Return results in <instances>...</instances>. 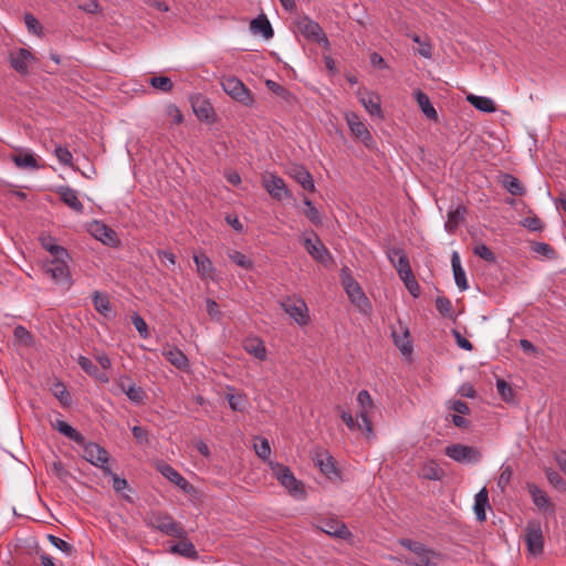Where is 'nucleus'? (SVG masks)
Wrapping results in <instances>:
<instances>
[{
  "instance_id": "obj_17",
  "label": "nucleus",
  "mask_w": 566,
  "mask_h": 566,
  "mask_svg": "<svg viewBox=\"0 0 566 566\" xmlns=\"http://www.w3.org/2000/svg\"><path fill=\"white\" fill-rule=\"evenodd\" d=\"M263 186L269 195L276 200H283L292 197V193L287 189L283 178L274 174H271L263 179Z\"/></svg>"
},
{
  "instance_id": "obj_41",
  "label": "nucleus",
  "mask_w": 566,
  "mask_h": 566,
  "mask_svg": "<svg viewBox=\"0 0 566 566\" xmlns=\"http://www.w3.org/2000/svg\"><path fill=\"white\" fill-rule=\"evenodd\" d=\"M51 391L63 407H69L71 405L72 398L64 384L55 381L51 387Z\"/></svg>"
},
{
  "instance_id": "obj_43",
  "label": "nucleus",
  "mask_w": 566,
  "mask_h": 566,
  "mask_svg": "<svg viewBox=\"0 0 566 566\" xmlns=\"http://www.w3.org/2000/svg\"><path fill=\"white\" fill-rule=\"evenodd\" d=\"M305 206L304 214L314 224H322V214L308 198L303 199Z\"/></svg>"
},
{
  "instance_id": "obj_56",
  "label": "nucleus",
  "mask_w": 566,
  "mask_h": 566,
  "mask_svg": "<svg viewBox=\"0 0 566 566\" xmlns=\"http://www.w3.org/2000/svg\"><path fill=\"white\" fill-rule=\"evenodd\" d=\"M149 84L161 92H169L172 88V82L167 76H153L149 80Z\"/></svg>"
},
{
  "instance_id": "obj_34",
  "label": "nucleus",
  "mask_w": 566,
  "mask_h": 566,
  "mask_svg": "<svg viewBox=\"0 0 566 566\" xmlns=\"http://www.w3.org/2000/svg\"><path fill=\"white\" fill-rule=\"evenodd\" d=\"M178 544H175L170 547V552L172 554H178L180 556L190 558V559H198L199 554L195 547V545L186 538H182Z\"/></svg>"
},
{
  "instance_id": "obj_20",
  "label": "nucleus",
  "mask_w": 566,
  "mask_h": 566,
  "mask_svg": "<svg viewBox=\"0 0 566 566\" xmlns=\"http://www.w3.org/2000/svg\"><path fill=\"white\" fill-rule=\"evenodd\" d=\"M90 231L95 239L104 244L115 247L119 241L116 232L102 221H94L90 227Z\"/></svg>"
},
{
  "instance_id": "obj_3",
  "label": "nucleus",
  "mask_w": 566,
  "mask_h": 566,
  "mask_svg": "<svg viewBox=\"0 0 566 566\" xmlns=\"http://www.w3.org/2000/svg\"><path fill=\"white\" fill-rule=\"evenodd\" d=\"M83 449L82 457L93 464L102 469L103 474H111V468L108 467V452L95 442H86L84 439V443L78 444Z\"/></svg>"
},
{
  "instance_id": "obj_55",
  "label": "nucleus",
  "mask_w": 566,
  "mask_h": 566,
  "mask_svg": "<svg viewBox=\"0 0 566 566\" xmlns=\"http://www.w3.org/2000/svg\"><path fill=\"white\" fill-rule=\"evenodd\" d=\"M473 253L486 262L493 263L496 261L495 253L484 243L475 244L473 248Z\"/></svg>"
},
{
  "instance_id": "obj_32",
  "label": "nucleus",
  "mask_w": 566,
  "mask_h": 566,
  "mask_svg": "<svg viewBox=\"0 0 566 566\" xmlns=\"http://www.w3.org/2000/svg\"><path fill=\"white\" fill-rule=\"evenodd\" d=\"M53 428L77 444L84 443V436L64 420H56Z\"/></svg>"
},
{
  "instance_id": "obj_35",
  "label": "nucleus",
  "mask_w": 566,
  "mask_h": 566,
  "mask_svg": "<svg viewBox=\"0 0 566 566\" xmlns=\"http://www.w3.org/2000/svg\"><path fill=\"white\" fill-rule=\"evenodd\" d=\"M501 185L513 196H523L525 193V188L513 175H502Z\"/></svg>"
},
{
  "instance_id": "obj_63",
  "label": "nucleus",
  "mask_w": 566,
  "mask_h": 566,
  "mask_svg": "<svg viewBox=\"0 0 566 566\" xmlns=\"http://www.w3.org/2000/svg\"><path fill=\"white\" fill-rule=\"evenodd\" d=\"M24 22L30 32H32L34 34H41L42 25L33 14L27 13L24 15Z\"/></svg>"
},
{
  "instance_id": "obj_40",
  "label": "nucleus",
  "mask_w": 566,
  "mask_h": 566,
  "mask_svg": "<svg viewBox=\"0 0 566 566\" xmlns=\"http://www.w3.org/2000/svg\"><path fill=\"white\" fill-rule=\"evenodd\" d=\"M42 247L50 252L53 259L56 258H69L66 249L57 245L51 237H44L41 239Z\"/></svg>"
},
{
  "instance_id": "obj_42",
  "label": "nucleus",
  "mask_w": 566,
  "mask_h": 566,
  "mask_svg": "<svg viewBox=\"0 0 566 566\" xmlns=\"http://www.w3.org/2000/svg\"><path fill=\"white\" fill-rule=\"evenodd\" d=\"M227 255L233 263L244 270H251L253 268V261L240 251L229 250Z\"/></svg>"
},
{
  "instance_id": "obj_54",
  "label": "nucleus",
  "mask_w": 566,
  "mask_h": 566,
  "mask_svg": "<svg viewBox=\"0 0 566 566\" xmlns=\"http://www.w3.org/2000/svg\"><path fill=\"white\" fill-rule=\"evenodd\" d=\"M54 154L61 165L73 167V155L66 147L57 145L54 149Z\"/></svg>"
},
{
  "instance_id": "obj_57",
  "label": "nucleus",
  "mask_w": 566,
  "mask_h": 566,
  "mask_svg": "<svg viewBox=\"0 0 566 566\" xmlns=\"http://www.w3.org/2000/svg\"><path fill=\"white\" fill-rule=\"evenodd\" d=\"M531 250L534 253L543 255L547 259L555 258V250L548 243L545 242H534L531 245Z\"/></svg>"
},
{
  "instance_id": "obj_22",
  "label": "nucleus",
  "mask_w": 566,
  "mask_h": 566,
  "mask_svg": "<svg viewBox=\"0 0 566 566\" xmlns=\"http://www.w3.org/2000/svg\"><path fill=\"white\" fill-rule=\"evenodd\" d=\"M321 530L334 537L347 538L350 535L345 523L336 518H328L322 522Z\"/></svg>"
},
{
  "instance_id": "obj_21",
  "label": "nucleus",
  "mask_w": 566,
  "mask_h": 566,
  "mask_svg": "<svg viewBox=\"0 0 566 566\" xmlns=\"http://www.w3.org/2000/svg\"><path fill=\"white\" fill-rule=\"evenodd\" d=\"M528 493L532 497L534 505L543 513H555L554 504L551 502V499L547 494L541 490L536 484H527Z\"/></svg>"
},
{
  "instance_id": "obj_50",
  "label": "nucleus",
  "mask_w": 566,
  "mask_h": 566,
  "mask_svg": "<svg viewBox=\"0 0 566 566\" xmlns=\"http://www.w3.org/2000/svg\"><path fill=\"white\" fill-rule=\"evenodd\" d=\"M13 161L20 168H30V169L38 168L36 160L34 158V156L30 153L20 154L18 156H14Z\"/></svg>"
},
{
  "instance_id": "obj_37",
  "label": "nucleus",
  "mask_w": 566,
  "mask_h": 566,
  "mask_svg": "<svg viewBox=\"0 0 566 566\" xmlns=\"http://www.w3.org/2000/svg\"><path fill=\"white\" fill-rule=\"evenodd\" d=\"M316 464L325 476L332 478L333 474H336V467L329 453L324 452L317 454Z\"/></svg>"
},
{
  "instance_id": "obj_33",
  "label": "nucleus",
  "mask_w": 566,
  "mask_h": 566,
  "mask_svg": "<svg viewBox=\"0 0 566 566\" xmlns=\"http://www.w3.org/2000/svg\"><path fill=\"white\" fill-rule=\"evenodd\" d=\"M489 506V493L485 488L480 490L474 499V513L475 517L480 522H484L486 520L485 510Z\"/></svg>"
},
{
  "instance_id": "obj_53",
  "label": "nucleus",
  "mask_w": 566,
  "mask_h": 566,
  "mask_svg": "<svg viewBox=\"0 0 566 566\" xmlns=\"http://www.w3.org/2000/svg\"><path fill=\"white\" fill-rule=\"evenodd\" d=\"M265 85L266 87L272 92L274 93L275 95L284 98L285 101H291L294 96L291 92H289L285 87H283L282 85H280L279 83H276L275 81H272V80H266L265 81Z\"/></svg>"
},
{
  "instance_id": "obj_2",
  "label": "nucleus",
  "mask_w": 566,
  "mask_h": 566,
  "mask_svg": "<svg viewBox=\"0 0 566 566\" xmlns=\"http://www.w3.org/2000/svg\"><path fill=\"white\" fill-rule=\"evenodd\" d=\"M221 86L223 91L235 102L244 106H252L254 104L252 92L240 78L235 76L222 77Z\"/></svg>"
},
{
  "instance_id": "obj_7",
  "label": "nucleus",
  "mask_w": 566,
  "mask_h": 566,
  "mask_svg": "<svg viewBox=\"0 0 566 566\" xmlns=\"http://www.w3.org/2000/svg\"><path fill=\"white\" fill-rule=\"evenodd\" d=\"M281 307L296 324L304 326L310 322L307 305L301 297L287 296L281 302Z\"/></svg>"
},
{
  "instance_id": "obj_61",
  "label": "nucleus",
  "mask_w": 566,
  "mask_h": 566,
  "mask_svg": "<svg viewBox=\"0 0 566 566\" xmlns=\"http://www.w3.org/2000/svg\"><path fill=\"white\" fill-rule=\"evenodd\" d=\"M400 280L403 282L406 289L409 291V293L413 296V297H418L419 294H420V286L413 275V273L409 274L408 277L407 276H402L400 277Z\"/></svg>"
},
{
  "instance_id": "obj_4",
  "label": "nucleus",
  "mask_w": 566,
  "mask_h": 566,
  "mask_svg": "<svg viewBox=\"0 0 566 566\" xmlns=\"http://www.w3.org/2000/svg\"><path fill=\"white\" fill-rule=\"evenodd\" d=\"M149 525L168 536L177 538L187 537V532L182 525L176 522L172 516L167 513L154 514Z\"/></svg>"
},
{
  "instance_id": "obj_11",
  "label": "nucleus",
  "mask_w": 566,
  "mask_h": 566,
  "mask_svg": "<svg viewBox=\"0 0 566 566\" xmlns=\"http://www.w3.org/2000/svg\"><path fill=\"white\" fill-rule=\"evenodd\" d=\"M525 542L532 555H539L544 549V537L541 523L530 521L525 528Z\"/></svg>"
},
{
  "instance_id": "obj_28",
  "label": "nucleus",
  "mask_w": 566,
  "mask_h": 566,
  "mask_svg": "<svg viewBox=\"0 0 566 566\" xmlns=\"http://www.w3.org/2000/svg\"><path fill=\"white\" fill-rule=\"evenodd\" d=\"M413 96L421 109V112L423 113V115L428 118V119H431V120H438V113L436 111V108L433 107V105L431 104L428 95L426 93H423L421 90H416L413 92Z\"/></svg>"
},
{
  "instance_id": "obj_60",
  "label": "nucleus",
  "mask_w": 566,
  "mask_h": 566,
  "mask_svg": "<svg viewBox=\"0 0 566 566\" xmlns=\"http://www.w3.org/2000/svg\"><path fill=\"white\" fill-rule=\"evenodd\" d=\"M13 335L17 342L21 345L28 346L32 343V335L25 327L21 325H18L14 328Z\"/></svg>"
},
{
  "instance_id": "obj_58",
  "label": "nucleus",
  "mask_w": 566,
  "mask_h": 566,
  "mask_svg": "<svg viewBox=\"0 0 566 566\" xmlns=\"http://www.w3.org/2000/svg\"><path fill=\"white\" fill-rule=\"evenodd\" d=\"M48 539L54 547L65 553L66 555H71L74 552V547L71 544L55 535L49 534Z\"/></svg>"
},
{
  "instance_id": "obj_52",
  "label": "nucleus",
  "mask_w": 566,
  "mask_h": 566,
  "mask_svg": "<svg viewBox=\"0 0 566 566\" xmlns=\"http://www.w3.org/2000/svg\"><path fill=\"white\" fill-rule=\"evenodd\" d=\"M436 308L442 316L452 317L453 315L452 303L446 296H438L436 298Z\"/></svg>"
},
{
  "instance_id": "obj_46",
  "label": "nucleus",
  "mask_w": 566,
  "mask_h": 566,
  "mask_svg": "<svg viewBox=\"0 0 566 566\" xmlns=\"http://www.w3.org/2000/svg\"><path fill=\"white\" fill-rule=\"evenodd\" d=\"M392 337L396 346L401 350L402 354L411 353V343L409 340V331L407 328L403 329L401 335H398L396 332H394Z\"/></svg>"
},
{
  "instance_id": "obj_45",
  "label": "nucleus",
  "mask_w": 566,
  "mask_h": 566,
  "mask_svg": "<svg viewBox=\"0 0 566 566\" xmlns=\"http://www.w3.org/2000/svg\"><path fill=\"white\" fill-rule=\"evenodd\" d=\"M464 211L465 209L463 207H458L455 210H452L448 213L446 229L449 232H453L454 229L459 226L460 221L463 220Z\"/></svg>"
},
{
  "instance_id": "obj_14",
  "label": "nucleus",
  "mask_w": 566,
  "mask_h": 566,
  "mask_svg": "<svg viewBox=\"0 0 566 566\" xmlns=\"http://www.w3.org/2000/svg\"><path fill=\"white\" fill-rule=\"evenodd\" d=\"M156 470L166 478L169 482L177 485L185 493H191L193 486L189 483L176 469L165 461H158L156 463Z\"/></svg>"
},
{
  "instance_id": "obj_16",
  "label": "nucleus",
  "mask_w": 566,
  "mask_h": 566,
  "mask_svg": "<svg viewBox=\"0 0 566 566\" xmlns=\"http://www.w3.org/2000/svg\"><path fill=\"white\" fill-rule=\"evenodd\" d=\"M35 61V56L28 49L20 48L9 53L11 67L21 75L29 74V64Z\"/></svg>"
},
{
  "instance_id": "obj_23",
  "label": "nucleus",
  "mask_w": 566,
  "mask_h": 566,
  "mask_svg": "<svg viewBox=\"0 0 566 566\" xmlns=\"http://www.w3.org/2000/svg\"><path fill=\"white\" fill-rule=\"evenodd\" d=\"M57 193L69 208L74 210L77 213H82L84 210L83 203L80 201L77 197V191L69 186H62L57 189Z\"/></svg>"
},
{
  "instance_id": "obj_8",
  "label": "nucleus",
  "mask_w": 566,
  "mask_h": 566,
  "mask_svg": "<svg viewBox=\"0 0 566 566\" xmlns=\"http://www.w3.org/2000/svg\"><path fill=\"white\" fill-rule=\"evenodd\" d=\"M444 453L459 463H478L482 458L479 449L461 443H453L446 447Z\"/></svg>"
},
{
  "instance_id": "obj_15",
  "label": "nucleus",
  "mask_w": 566,
  "mask_h": 566,
  "mask_svg": "<svg viewBox=\"0 0 566 566\" xmlns=\"http://www.w3.org/2000/svg\"><path fill=\"white\" fill-rule=\"evenodd\" d=\"M117 387L120 389L122 392H124L130 402L135 405H142L144 403L146 399V394L144 389L139 386H136V384L130 379L128 376H120L116 380Z\"/></svg>"
},
{
  "instance_id": "obj_18",
  "label": "nucleus",
  "mask_w": 566,
  "mask_h": 566,
  "mask_svg": "<svg viewBox=\"0 0 566 566\" xmlns=\"http://www.w3.org/2000/svg\"><path fill=\"white\" fill-rule=\"evenodd\" d=\"M387 256L395 266L399 277H408L412 273L409 259L402 249L391 248L387 251Z\"/></svg>"
},
{
  "instance_id": "obj_26",
  "label": "nucleus",
  "mask_w": 566,
  "mask_h": 566,
  "mask_svg": "<svg viewBox=\"0 0 566 566\" xmlns=\"http://www.w3.org/2000/svg\"><path fill=\"white\" fill-rule=\"evenodd\" d=\"M243 349L249 354L255 357L259 360H264L266 358V347L264 342L259 337H249L243 340Z\"/></svg>"
},
{
  "instance_id": "obj_6",
  "label": "nucleus",
  "mask_w": 566,
  "mask_h": 566,
  "mask_svg": "<svg viewBox=\"0 0 566 566\" xmlns=\"http://www.w3.org/2000/svg\"><path fill=\"white\" fill-rule=\"evenodd\" d=\"M340 277L343 287L352 303H354L359 308L368 307L369 302L367 296L365 295L359 283L352 276L348 269L342 270Z\"/></svg>"
},
{
  "instance_id": "obj_31",
  "label": "nucleus",
  "mask_w": 566,
  "mask_h": 566,
  "mask_svg": "<svg viewBox=\"0 0 566 566\" xmlns=\"http://www.w3.org/2000/svg\"><path fill=\"white\" fill-rule=\"evenodd\" d=\"M193 261L197 265V272L202 279H212L214 273V266L211 260L205 254H195Z\"/></svg>"
},
{
  "instance_id": "obj_12",
  "label": "nucleus",
  "mask_w": 566,
  "mask_h": 566,
  "mask_svg": "<svg viewBox=\"0 0 566 566\" xmlns=\"http://www.w3.org/2000/svg\"><path fill=\"white\" fill-rule=\"evenodd\" d=\"M304 248L307 253L317 262L323 265H328L333 262L332 255L327 248L323 244L316 233L313 232V237L304 240Z\"/></svg>"
},
{
  "instance_id": "obj_29",
  "label": "nucleus",
  "mask_w": 566,
  "mask_h": 566,
  "mask_svg": "<svg viewBox=\"0 0 566 566\" xmlns=\"http://www.w3.org/2000/svg\"><path fill=\"white\" fill-rule=\"evenodd\" d=\"M451 265L454 276V282L461 291H465L469 285L465 276V271L461 265L460 255L458 252H453L451 255Z\"/></svg>"
},
{
  "instance_id": "obj_39",
  "label": "nucleus",
  "mask_w": 566,
  "mask_h": 566,
  "mask_svg": "<svg viewBox=\"0 0 566 566\" xmlns=\"http://www.w3.org/2000/svg\"><path fill=\"white\" fill-rule=\"evenodd\" d=\"M357 402L359 406L358 418L365 419L366 413H370L375 405L370 394L367 390H360L357 395Z\"/></svg>"
},
{
  "instance_id": "obj_1",
  "label": "nucleus",
  "mask_w": 566,
  "mask_h": 566,
  "mask_svg": "<svg viewBox=\"0 0 566 566\" xmlns=\"http://www.w3.org/2000/svg\"><path fill=\"white\" fill-rule=\"evenodd\" d=\"M272 474L279 483L295 499L302 500L306 492L303 483L295 478L291 469L282 463L269 461Z\"/></svg>"
},
{
  "instance_id": "obj_38",
  "label": "nucleus",
  "mask_w": 566,
  "mask_h": 566,
  "mask_svg": "<svg viewBox=\"0 0 566 566\" xmlns=\"http://www.w3.org/2000/svg\"><path fill=\"white\" fill-rule=\"evenodd\" d=\"M469 103L475 107L476 109L485 113L495 112V103L490 97L478 96V95H469Z\"/></svg>"
},
{
  "instance_id": "obj_30",
  "label": "nucleus",
  "mask_w": 566,
  "mask_h": 566,
  "mask_svg": "<svg viewBox=\"0 0 566 566\" xmlns=\"http://www.w3.org/2000/svg\"><path fill=\"white\" fill-rule=\"evenodd\" d=\"M192 108L200 120H210L214 116L213 107L206 98L197 97L193 99Z\"/></svg>"
},
{
  "instance_id": "obj_44",
  "label": "nucleus",
  "mask_w": 566,
  "mask_h": 566,
  "mask_svg": "<svg viewBox=\"0 0 566 566\" xmlns=\"http://www.w3.org/2000/svg\"><path fill=\"white\" fill-rule=\"evenodd\" d=\"M254 450L256 455L263 460L269 461L271 455V447L268 439L263 437H256L254 441Z\"/></svg>"
},
{
  "instance_id": "obj_59",
  "label": "nucleus",
  "mask_w": 566,
  "mask_h": 566,
  "mask_svg": "<svg viewBox=\"0 0 566 566\" xmlns=\"http://www.w3.org/2000/svg\"><path fill=\"white\" fill-rule=\"evenodd\" d=\"M132 323L142 338L146 339L149 337L147 323L139 314L136 313L132 316Z\"/></svg>"
},
{
  "instance_id": "obj_62",
  "label": "nucleus",
  "mask_w": 566,
  "mask_h": 566,
  "mask_svg": "<svg viewBox=\"0 0 566 566\" xmlns=\"http://www.w3.org/2000/svg\"><path fill=\"white\" fill-rule=\"evenodd\" d=\"M546 478L548 482L555 486L556 489L563 490L565 488L564 479L560 474L552 469H547L545 471Z\"/></svg>"
},
{
  "instance_id": "obj_19",
  "label": "nucleus",
  "mask_w": 566,
  "mask_h": 566,
  "mask_svg": "<svg viewBox=\"0 0 566 566\" xmlns=\"http://www.w3.org/2000/svg\"><path fill=\"white\" fill-rule=\"evenodd\" d=\"M287 175L294 179L306 191H315V184L310 171L298 164H293L287 168Z\"/></svg>"
},
{
  "instance_id": "obj_10",
  "label": "nucleus",
  "mask_w": 566,
  "mask_h": 566,
  "mask_svg": "<svg viewBox=\"0 0 566 566\" xmlns=\"http://www.w3.org/2000/svg\"><path fill=\"white\" fill-rule=\"evenodd\" d=\"M298 29L308 41L315 42L325 49L329 48V41L322 27L316 21L304 17L298 22Z\"/></svg>"
},
{
  "instance_id": "obj_36",
  "label": "nucleus",
  "mask_w": 566,
  "mask_h": 566,
  "mask_svg": "<svg viewBox=\"0 0 566 566\" xmlns=\"http://www.w3.org/2000/svg\"><path fill=\"white\" fill-rule=\"evenodd\" d=\"M93 305L94 308L102 314L104 317H109L112 314V305L106 294L95 291L93 293Z\"/></svg>"
},
{
  "instance_id": "obj_5",
  "label": "nucleus",
  "mask_w": 566,
  "mask_h": 566,
  "mask_svg": "<svg viewBox=\"0 0 566 566\" xmlns=\"http://www.w3.org/2000/svg\"><path fill=\"white\" fill-rule=\"evenodd\" d=\"M400 544L412 553V557L408 559V563L415 566L437 565L433 560V551L426 547L423 544L411 539H401Z\"/></svg>"
},
{
  "instance_id": "obj_51",
  "label": "nucleus",
  "mask_w": 566,
  "mask_h": 566,
  "mask_svg": "<svg viewBox=\"0 0 566 566\" xmlns=\"http://www.w3.org/2000/svg\"><path fill=\"white\" fill-rule=\"evenodd\" d=\"M411 40L419 44L418 54L422 57L430 59L432 56V46L429 41L422 40L418 34H411Z\"/></svg>"
},
{
  "instance_id": "obj_9",
  "label": "nucleus",
  "mask_w": 566,
  "mask_h": 566,
  "mask_svg": "<svg viewBox=\"0 0 566 566\" xmlns=\"http://www.w3.org/2000/svg\"><path fill=\"white\" fill-rule=\"evenodd\" d=\"M67 259L69 258H56L45 264V272L57 285L64 289H70L72 285Z\"/></svg>"
},
{
  "instance_id": "obj_27",
  "label": "nucleus",
  "mask_w": 566,
  "mask_h": 566,
  "mask_svg": "<svg viewBox=\"0 0 566 566\" xmlns=\"http://www.w3.org/2000/svg\"><path fill=\"white\" fill-rule=\"evenodd\" d=\"M250 31L252 34L262 35L265 40H269L274 35L272 25L264 14H260L258 18L251 21Z\"/></svg>"
},
{
  "instance_id": "obj_48",
  "label": "nucleus",
  "mask_w": 566,
  "mask_h": 566,
  "mask_svg": "<svg viewBox=\"0 0 566 566\" xmlns=\"http://www.w3.org/2000/svg\"><path fill=\"white\" fill-rule=\"evenodd\" d=\"M496 389L501 398L506 402L514 401V390L512 386L504 379L496 380Z\"/></svg>"
},
{
  "instance_id": "obj_64",
  "label": "nucleus",
  "mask_w": 566,
  "mask_h": 566,
  "mask_svg": "<svg viewBox=\"0 0 566 566\" xmlns=\"http://www.w3.org/2000/svg\"><path fill=\"white\" fill-rule=\"evenodd\" d=\"M77 364L80 367L91 377L97 375V367L92 363V360L85 356H80L77 358Z\"/></svg>"
},
{
  "instance_id": "obj_24",
  "label": "nucleus",
  "mask_w": 566,
  "mask_h": 566,
  "mask_svg": "<svg viewBox=\"0 0 566 566\" xmlns=\"http://www.w3.org/2000/svg\"><path fill=\"white\" fill-rule=\"evenodd\" d=\"M359 101L370 116L377 117L379 119L384 118L382 109L380 106V97L378 95L367 92L359 96Z\"/></svg>"
},
{
  "instance_id": "obj_47",
  "label": "nucleus",
  "mask_w": 566,
  "mask_h": 566,
  "mask_svg": "<svg viewBox=\"0 0 566 566\" xmlns=\"http://www.w3.org/2000/svg\"><path fill=\"white\" fill-rule=\"evenodd\" d=\"M423 476L428 480L438 481L443 476V471L434 461H429L423 465Z\"/></svg>"
},
{
  "instance_id": "obj_25",
  "label": "nucleus",
  "mask_w": 566,
  "mask_h": 566,
  "mask_svg": "<svg viewBox=\"0 0 566 566\" xmlns=\"http://www.w3.org/2000/svg\"><path fill=\"white\" fill-rule=\"evenodd\" d=\"M163 356L166 360H168L174 367L179 370H188L189 369V359L188 357L177 347H170L163 350Z\"/></svg>"
},
{
  "instance_id": "obj_49",
  "label": "nucleus",
  "mask_w": 566,
  "mask_h": 566,
  "mask_svg": "<svg viewBox=\"0 0 566 566\" xmlns=\"http://www.w3.org/2000/svg\"><path fill=\"white\" fill-rule=\"evenodd\" d=\"M227 400L233 411H243L247 408L248 401L244 395L227 394Z\"/></svg>"
},
{
  "instance_id": "obj_13",
  "label": "nucleus",
  "mask_w": 566,
  "mask_h": 566,
  "mask_svg": "<svg viewBox=\"0 0 566 566\" xmlns=\"http://www.w3.org/2000/svg\"><path fill=\"white\" fill-rule=\"evenodd\" d=\"M345 119L352 134L359 139L366 147H371L374 139L364 122L354 112L345 113Z\"/></svg>"
}]
</instances>
